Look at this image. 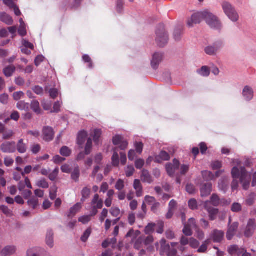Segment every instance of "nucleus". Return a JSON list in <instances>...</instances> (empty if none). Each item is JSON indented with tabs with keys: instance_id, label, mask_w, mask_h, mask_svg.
Instances as JSON below:
<instances>
[{
	"instance_id": "nucleus-39",
	"label": "nucleus",
	"mask_w": 256,
	"mask_h": 256,
	"mask_svg": "<svg viewBox=\"0 0 256 256\" xmlns=\"http://www.w3.org/2000/svg\"><path fill=\"white\" fill-rule=\"evenodd\" d=\"M16 107L20 110H24L27 112L29 108V104L24 101H20L17 103Z\"/></svg>"
},
{
	"instance_id": "nucleus-56",
	"label": "nucleus",
	"mask_w": 256,
	"mask_h": 256,
	"mask_svg": "<svg viewBox=\"0 0 256 256\" xmlns=\"http://www.w3.org/2000/svg\"><path fill=\"white\" fill-rule=\"evenodd\" d=\"M135 171L134 168L132 166H128L126 168V174L127 177H130L133 175Z\"/></svg>"
},
{
	"instance_id": "nucleus-1",
	"label": "nucleus",
	"mask_w": 256,
	"mask_h": 256,
	"mask_svg": "<svg viewBox=\"0 0 256 256\" xmlns=\"http://www.w3.org/2000/svg\"><path fill=\"white\" fill-rule=\"evenodd\" d=\"M231 174L234 179L231 185L232 191L234 192L238 188V178L240 179L244 190H247L249 188L252 179V174L247 172L244 166H241L240 168L236 166H234L232 170Z\"/></svg>"
},
{
	"instance_id": "nucleus-23",
	"label": "nucleus",
	"mask_w": 256,
	"mask_h": 256,
	"mask_svg": "<svg viewBox=\"0 0 256 256\" xmlns=\"http://www.w3.org/2000/svg\"><path fill=\"white\" fill-rule=\"evenodd\" d=\"M82 208V204L78 202L72 207L68 213V216L69 218H72L80 212Z\"/></svg>"
},
{
	"instance_id": "nucleus-38",
	"label": "nucleus",
	"mask_w": 256,
	"mask_h": 256,
	"mask_svg": "<svg viewBox=\"0 0 256 256\" xmlns=\"http://www.w3.org/2000/svg\"><path fill=\"white\" fill-rule=\"evenodd\" d=\"M208 202L209 204L212 203L214 206H217L220 204V200L217 194H213L210 198V200Z\"/></svg>"
},
{
	"instance_id": "nucleus-4",
	"label": "nucleus",
	"mask_w": 256,
	"mask_h": 256,
	"mask_svg": "<svg viewBox=\"0 0 256 256\" xmlns=\"http://www.w3.org/2000/svg\"><path fill=\"white\" fill-rule=\"evenodd\" d=\"M205 21L209 26L212 29L219 30L222 28V23L218 18L208 11H206Z\"/></svg>"
},
{
	"instance_id": "nucleus-32",
	"label": "nucleus",
	"mask_w": 256,
	"mask_h": 256,
	"mask_svg": "<svg viewBox=\"0 0 256 256\" xmlns=\"http://www.w3.org/2000/svg\"><path fill=\"white\" fill-rule=\"evenodd\" d=\"M114 154L112 158V164L114 166H118L120 163L119 156L118 152V150L116 148L113 149Z\"/></svg>"
},
{
	"instance_id": "nucleus-55",
	"label": "nucleus",
	"mask_w": 256,
	"mask_h": 256,
	"mask_svg": "<svg viewBox=\"0 0 256 256\" xmlns=\"http://www.w3.org/2000/svg\"><path fill=\"white\" fill-rule=\"evenodd\" d=\"M57 188L54 186L50 188V197L52 200H54L56 197Z\"/></svg>"
},
{
	"instance_id": "nucleus-31",
	"label": "nucleus",
	"mask_w": 256,
	"mask_h": 256,
	"mask_svg": "<svg viewBox=\"0 0 256 256\" xmlns=\"http://www.w3.org/2000/svg\"><path fill=\"white\" fill-rule=\"evenodd\" d=\"M202 175L204 180L207 182L210 181L212 180L215 179L214 174L210 171H202Z\"/></svg>"
},
{
	"instance_id": "nucleus-60",
	"label": "nucleus",
	"mask_w": 256,
	"mask_h": 256,
	"mask_svg": "<svg viewBox=\"0 0 256 256\" xmlns=\"http://www.w3.org/2000/svg\"><path fill=\"white\" fill-rule=\"evenodd\" d=\"M26 28V25L20 26V27L18 29V33L20 36L23 37L26 35L27 32Z\"/></svg>"
},
{
	"instance_id": "nucleus-37",
	"label": "nucleus",
	"mask_w": 256,
	"mask_h": 256,
	"mask_svg": "<svg viewBox=\"0 0 256 256\" xmlns=\"http://www.w3.org/2000/svg\"><path fill=\"white\" fill-rule=\"evenodd\" d=\"M197 72L203 76H208L210 74L209 68L206 66H203L200 69L197 70Z\"/></svg>"
},
{
	"instance_id": "nucleus-47",
	"label": "nucleus",
	"mask_w": 256,
	"mask_h": 256,
	"mask_svg": "<svg viewBox=\"0 0 256 256\" xmlns=\"http://www.w3.org/2000/svg\"><path fill=\"white\" fill-rule=\"evenodd\" d=\"M91 228H88L82 235L80 238L81 240L84 242H86L91 234Z\"/></svg>"
},
{
	"instance_id": "nucleus-52",
	"label": "nucleus",
	"mask_w": 256,
	"mask_h": 256,
	"mask_svg": "<svg viewBox=\"0 0 256 256\" xmlns=\"http://www.w3.org/2000/svg\"><path fill=\"white\" fill-rule=\"evenodd\" d=\"M82 60L86 63H88V68H93L92 62L91 58L88 54H84L82 56Z\"/></svg>"
},
{
	"instance_id": "nucleus-62",
	"label": "nucleus",
	"mask_w": 256,
	"mask_h": 256,
	"mask_svg": "<svg viewBox=\"0 0 256 256\" xmlns=\"http://www.w3.org/2000/svg\"><path fill=\"white\" fill-rule=\"evenodd\" d=\"M190 246L193 248H197L200 246V242L194 238L190 239Z\"/></svg>"
},
{
	"instance_id": "nucleus-50",
	"label": "nucleus",
	"mask_w": 256,
	"mask_h": 256,
	"mask_svg": "<svg viewBox=\"0 0 256 256\" xmlns=\"http://www.w3.org/2000/svg\"><path fill=\"white\" fill-rule=\"evenodd\" d=\"M192 228H190L189 225L187 224H184V228L182 230L183 233L188 236H190L192 235V230H194Z\"/></svg>"
},
{
	"instance_id": "nucleus-21",
	"label": "nucleus",
	"mask_w": 256,
	"mask_h": 256,
	"mask_svg": "<svg viewBox=\"0 0 256 256\" xmlns=\"http://www.w3.org/2000/svg\"><path fill=\"white\" fill-rule=\"evenodd\" d=\"M244 252V249L242 248H239L236 245L230 246L228 248V253L232 255H241Z\"/></svg>"
},
{
	"instance_id": "nucleus-35",
	"label": "nucleus",
	"mask_w": 256,
	"mask_h": 256,
	"mask_svg": "<svg viewBox=\"0 0 256 256\" xmlns=\"http://www.w3.org/2000/svg\"><path fill=\"white\" fill-rule=\"evenodd\" d=\"M210 244V240H206L202 242V246L198 250V252L200 253L206 252L207 250L208 246Z\"/></svg>"
},
{
	"instance_id": "nucleus-6",
	"label": "nucleus",
	"mask_w": 256,
	"mask_h": 256,
	"mask_svg": "<svg viewBox=\"0 0 256 256\" xmlns=\"http://www.w3.org/2000/svg\"><path fill=\"white\" fill-rule=\"evenodd\" d=\"M92 210L90 217L96 216L98 211V209H101L103 206V200L100 198L98 194H96L91 202Z\"/></svg>"
},
{
	"instance_id": "nucleus-33",
	"label": "nucleus",
	"mask_w": 256,
	"mask_h": 256,
	"mask_svg": "<svg viewBox=\"0 0 256 256\" xmlns=\"http://www.w3.org/2000/svg\"><path fill=\"white\" fill-rule=\"evenodd\" d=\"M18 151L20 154H24L26 152L27 147L26 144L24 142V140L20 139L18 140L16 145Z\"/></svg>"
},
{
	"instance_id": "nucleus-63",
	"label": "nucleus",
	"mask_w": 256,
	"mask_h": 256,
	"mask_svg": "<svg viewBox=\"0 0 256 256\" xmlns=\"http://www.w3.org/2000/svg\"><path fill=\"white\" fill-rule=\"evenodd\" d=\"M182 34V29H176L174 32V37L176 40H179L181 38Z\"/></svg>"
},
{
	"instance_id": "nucleus-44",
	"label": "nucleus",
	"mask_w": 256,
	"mask_h": 256,
	"mask_svg": "<svg viewBox=\"0 0 256 256\" xmlns=\"http://www.w3.org/2000/svg\"><path fill=\"white\" fill-rule=\"evenodd\" d=\"M242 210L241 204L238 202H234L231 206V210L234 212H238Z\"/></svg>"
},
{
	"instance_id": "nucleus-22",
	"label": "nucleus",
	"mask_w": 256,
	"mask_h": 256,
	"mask_svg": "<svg viewBox=\"0 0 256 256\" xmlns=\"http://www.w3.org/2000/svg\"><path fill=\"white\" fill-rule=\"evenodd\" d=\"M32 256H52L50 253L41 248H31Z\"/></svg>"
},
{
	"instance_id": "nucleus-40",
	"label": "nucleus",
	"mask_w": 256,
	"mask_h": 256,
	"mask_svg": "<svg viewBox=\"0 0 256 256\" xmlns=\"http://www.w3.org/2000/svg\"><path fill=\"white\" fill-rule=\"evenodd\" d=\"M31 108L36 113H40V103L38 100H33L31 102Z\"/></svg>"
},
{
	"instance_id": "nucleus-57",
	"label": "nucleus",
	"mask_w": 256,
	"mask_h": 256,
	"mask_svg": "<svg viewBox=\"0 0 256 256\" xmlns=\"http://www.w3.org/2000/svg\"><path fill=\"white\" fill-rule=\"evenodd\" d=\"M22 44L23 46L29 48L30 50H32L34 48V44L26 39L23 38L22 40Z\"/></svg>"
},
{
	"instance_id": "nucleus-7",
	"label": "nucleus",
	"mask_w": 256,
	"mask_h": 256,
	"mask_svg": "<svg viewBox=\"0 0 256 256\" xmlns=\"http://www.w3.org/2000/svg\"><path fill=\"white\" fill-rule=\"evenodd\" d=\"M206 10L194 14L188 20V25L189 27H192L194 24L200 23L202 20L206 18Z\"/></svg>"
},
{
	"instance_id": "nucleus-54",
	"label": "nucleus",
	"mask_w": 256,
	"mask_h": 256,
	"mask_svg": "<svg viewBox=\"0 0 256 256\" xmlns=\"http://www.w3.org/2000/svg\"><path fill=\"white\" fill-rule=\"evenodd\" d=\"M156 224L154 223L148 224L144 229V232L146 234H150L154 230Z\"/></svg>"
},
{
	"instance_id": "nucleus-14",
	"label": "nucleus",
	"mask_w": 256,
	"mask_h": 256,
	"mask_svg": "<svg viewBox=\"0 0 256 256\" xmlns=\"http://www.w3.org/2000/svg\"><path fill=\"white\" fill-rule=\"evenodd\" d=\"M92 140L90 138H89L86 142L85 148H84V152H80L77 156V160H82L84 159L85 158V156L86 155H88L90 154L92 152Z\"/></svg>"
},
{
	"instance_id": "nucleus-13",
	"label": "nucleus",
	"mask_w": 256,
	"mask_h": 256,
	"mask_svg": "<svg viewBox=\"0 0 256 256\" xmlns=\"http://www.w3.org/2000/svg\"><path fill=\"white\" fill-rule=\"evenodd\" d=\"M256 228L255 220L254 219H250L244 232V236L248 238L251 236L253 234Z\"/></svg>"
},
{
	"instance_id": "nucleus-34",
	"label": "nucleus",
	"mask_w": 256,
	"mask_h": 256,
	"mask_svg": "<svg viewBox=\"0 0 256 256\" xmlns=\"http://www.w3.org/2000/svg\"><path fill=\"white\" fill-rule=\"evenodd\" d=\"M0 210L5 214L7 217L10 218L14 216L12 210L10 209L7 206L2 205L0 206Z\"/></svg>"
},
{
	"instance_id": "nucleus-42",
	"label": "nucleus",
	"mask_w": 256,
	"mask_h": 256,
	"mask_svg": "<svg viewBox=\"0 0 256 256\" xmlns=\"http://www.w3.org/2000/svg\"><path fill=\"white\" fill-rule=\"evenodd\" d=\"M36 186L42 188H47L49 186L48 183L44 178H42L38 180L36 182Z\"/></svg>"
},
{
	"instance_id": "nucleus-26",
	"label": "nucleus",
	"mask_w": 256,
	"mask_h": 256,
	"mask_svg": "<svg viewBox=\"0 0 256 256\" xmlns=\"http://www.w3.org/2000/svg\"><path fill=\"white\" fill-rule=\"evenodd\" d=\"M170 158V156L167 152L162 151L160 154L155 158V161L160 163L163 160H168Z\"/></svg>"
},
{
	"instance_id": "nucleus-45",
	"label": "nucleus",
	"mask_w": 256,
	"mask_h": 256,
	"mask_svg": "<svg viewBox=\"0 0 256 256\" xmlns=\"http://www.w3.org/2000/svg\"><path fill=\"white\" fill-rule=\"evenodd\" d=\"M256 194L254 192L251 193L246 200V204L248 206H252L254 204Z\"/></svg>"
},
{
	"instance_id": "nucleus-5",
	"label": "nucleus",
	"mask_w": 256,
	"mask_h": 256,
	"mask_svg": "<svg viewBox=\"0 0 256 256\" xmlns=\"http://www.w3.org/2000/svg\"><path fill=\"white\" fill-rule=\"evenodd\" d=\"M224 43L222 40H218L213 44L208 45L204 48L205 53L210 56H216L218 52L224 46Z\"/></svg>"
},
{
	"instance_id": "nucleus-53",
	"label": "nucleus",
	"mask_w": 256,
	"mask_h": 256,
	"mask_svg": "<svg viewBox=\"0 0 256 256\" xmlns=\"http://www.w3.org/2000/svg\"><path fill=\"white\" fill-rule=\"evenodd\" d=\"M110 213L114 217H118L120 214V210L118 207H112L110 210Z\"/></svg>"
},
{
	"instance_id": "nucleus-9",
	"label": "nucleus",
	"mask_w": 256,
	"mask_h": 256,
	"mask_svg": "<svg viewBox=\"0 0 256 256\" xmlns=\"http://www.w3.org/2000/svg\"><path fill=\"white\" fill-rule=\"evenodd\" d=\"M242 96L245 101L247 102L251 101L254 97L253 88L249 86H244L242 91Z\"/></svg>"
},
{
	"instance_id": "nucleus-12",
	"label": "nucleus",
	"mask_w": 256,
	"mask_h": 256,
	"mask_svg": "<svg viewBox=\"0 0 256 256\" xmlns=\"http://www.w3.org/2000/svg\"><path fill=\"white\" fill-rule=\"evenodd\" d=\"M16 144L14 142H6L0 146V150L4 153H13L16 150Z\"/></svg>"
},
{
	"instance_id": "nucleus-46",
	"label": "nucleus",
	"mask_w": 256,
	"mask_h": 256,
	"mask_svg": "<svg viewBox=\"0 0 256 256\" xmlns=\"http://www.w3.org/2000/svg\"><path fill=\"white\" fill-rule=\"evenodd\" d=\"M140 234V232L138 230L134 231L133 230H130L126 234V238H131L132 240H134Z\"/></svg>"
},
{
	"instance_id": "nucleus-3",
	"label": "nucleus",
	"mask_w": 256,
	"mask_h": 256,
	"mask_svg": "<svg viewBox=\"0 0 256 256\" xmlns=\"http://www.w3.org/2000/svg\"><path fill=\"white\" fill-rule=\"evenodd\" d=\"M168 35L165 31L164 25H160L156 31V41L160 47H163L168 43Z\"/></svg>"
},
{
	"instance_id": "nucleus-17",
	"label": "nucleus",
	"mask_w": 256,
	"mask_h": 256,
	"mask_svg": "<svg viewBox=\"0 0 256 256\" xmlns=\"http://www.w3.org/2000/svg\"><path fill=\"white\" fill-rule=\"evenodd\" d=\"M16 247L14 245H8L4 247L0 250L2 256H11L16 252Z\"/></svg>"
},
{
	"instance_id": "nucleus-41",
	"label": "nucleus",
	"mask_w": 256,
	"mask_h": 256,
	"mask_svg": "<svg viewBox=\"0 0 256 256\" xmlns=\"http://www.w3.org/2000/svg\"><path fill=\"white\" fill-rule=\"evenodd\" d=\"M28 204L33 209H35L38 204V200L36 197H32L28 201Z\"/></svg>"
},
{
	"instance_id": "nucleus-43",
	"label": "nucleus",
	"mask_w": 256,
	"mask_h": 256,
	"mask_svg": "<svg viewBox=\"0 0 256 256\" xmlns=\"http://www.w3.org/2000/svg\"><path fill=\"white\" fill-rule=\"evenodd\" d=\"M60 152L62 156L68 157L70 155L72 151L68 147L64 146L60 148Z\"/></svg>"
},
{
	"instance_id": "nucleus-19",
	"label": "nucleus",
	"mask_w": 256,
	"mask_h": 256,
	"mask_svg": "<svg viewBox=\"0 0 256 256\" xmlns=\"http://www.w3.org/2000/svg\"><path fill=\"white\" fill-rule=\"evenodd\" d=\"M209 202L208 201L206 202L204 206L209 214L210 219L211 220H214L216 218V215L218 213V209L210 206Z\"/></svg>"
},
{
	"instance_id": "nucleus-11",
	"label": "nucleus",
	"mask_w": 256,
	"mask_h": 256,
	"mask_svg": "<svg viewBox=\"0 0 256 256\" xmlns=\"http://www.w3.org/2000/svg\"><path fill=\"white\" fill-rule=\"evenodd\" d=\"M224 232L222 230H214L211 232L209 238L208 239L210 240V242L212 241L214 242H220L224 238Z\"/></svg>"
},
{
	"instance_id": "nucleus-25",
	"label": "nucleus",
	"mask_w": 256,
	"mask_h": 256,
	"mask_svg": "<svg viewBox=\"0 0 256 256\" xmlns=\"http://www.w3.org/2000/svg\"><path fill=\"white\" fill-rule=\"evenodd\" d=\"M46 244L50 248L54 246V232L51 230H48L47 231L46 234Z\"/></svg>"
},
{
	"instance_id": "nucleus-8",
	"label": "nucleus",
	"mask_w": 256,
	"mask_h": 256,
	"mask_svg": "<svg viewBox=\"0 0 256 256\" xmlns=\"http://www.w3.org/2000/svg\"><path fill=\"white\" fill-rule=\"evenodd\" d=\"M112 142L115 146H118L119 148L122 150H124L128 146V142L124 140V138L118 134L113 137Z\"/></svg>"
},
{
	"instance_id": "nucleus-64",
	"label": "nucleus",
	"mask_w": 256,
	"mask_h": 256,
	"mask_svg": "<svg viewBox=\"0 0 256 256\" xmlns=\"http://www.w3.org/2000/svg\"><path fill=\"white\" fill-rule=\"evenodd\" d=\"M124 180L121 179L118 180L116 184V188L118 190H121L124 188Z\"/></svg>"
},
{
	"instance_id": "nucleus-36",
	"label": "nucleus",
	"mask_w": 256,
	"mask_h": 256,
	"mask_svg": "<svg viewBox=\"0 0 256 256\" xmlns=\"http://www.w3.org/2000/svg\"><path fill=\"white\" fill-rule=\"evenodd\" d=\"M16 70V68L14 66H9L4 69V73L7 77L12 76Z\"/></svg>"
},
{
	"instance_id": "nucleus-10",
	"label": "nucleus",
	"mask_w": 256,
	"mask_h": 256,
	"mask_svg": "<svg viewBox=\"0 0 256 256\" xmlns=\"http://www.w3.org/2000/svg\"><path fill=\"white\" fill-rule=\"evenodd\" d=\"M180 167L179 161L176 159L173 160V163H169L166 164V168L168 174L170 176H174L176 172Z\"/></svg>"
},
{
	"instance_id": "nucleus-28",
	"label": "nucleus",
	"mask_w": 256,
	"mask_h": 256,
	"mask_svg": "<svg viewBox=\"0 0 256 256\" xmlns=\"http://www.w3.org/2000/svg\"><path fill=\"white\" fill-rule=\"evenodd\" d=\"M142 180L144 182L149 184H150L152 182V179L150 175L149 172L146 170H143L142 172L141 175Z\"/></svg>"
},
{
	"instance_id": "nucleus-48",
	"label": "nucleus",
	"mask_w": 256,
	"mask_h": 256,
	"mask_svg": "<svg viewBox=\"0 0 256 256\" xmlns=\"http://www.w3.org/2000/svg\"><path fill=\"white\" fill-rule=\"evenodd\" d=\"M101 134H102V132H101L100 130L96 129L94 130V136H93L94 140L96 144H98L99 138L100 137Z\"/></svg>"
},
{
	"instance_id": "nucleus-59",
	"label": "nucleus",
	"mask_w": 256,
	"mask_h": 256,
	"mask_svg": "<svg viewBox=\"0 0 256 256\" xmlns=\"http://www.w3.org/2000/svg\"><path fill=\"white\" fill-rule=\"evenodd\" d=\"M32 91L38 95L42 96L44 94V89L42 87L36 86L32 88Z\"/></svg>"
},
{
	"instance_id": "nucleus-51",
	"label": "nucleus",
	"mask_w": 256,
	"mask_h": 256,
	"mask_svg": "<svg viewBox=\"0 0 256 256\" xmlns=\"http://www.w3.org/2000/svg\"><path fill=\"white\" fill-rule=\"evenodd\" d=\"M80 177V170L78 168H75L72 172L71 178L75 182H78Z\"/></svg>"
},
{
	"instance_id": "nucleus-2",
	"label": "nucleus",
	"mask_w": 256,
	"mask_h": 256,
	"mask_svg": "<svg viewBox=\"0 0 256 256\" xmlns=\"http://www.w3.org/2000/svg\"><path fill=\"white\" fill-rule=\"evenodd\" d=\"M222 10L226 15L232 22L238 20L239 16L235 8L228 2H224L222 4Z\"/></svg>"
},
{
	"instance_id": "nucleus-16",
	"label": "nucleus",
	"mask_w": 256,
	"mask_h": 256,
	"mask_svg": "<svg viewBox=\"0 0 256 256\" xmlns=\"http://www.w3.org/2000/svg\"><path fill=\"white\" fill-rule=\"evenodd\" d=\"M163 58V54L160 52H155L151 60V65L152 68L156 70L158 68Z\"/></svg>"
},
{
	"instance_id": "nucleus-27",
	"label": "nucleus",
	"mask_w": 256,
	"mask_h": 256,
	"mask_svg": "<svg viewBox=\"0 0 256 256\" xmlns=\"http://www.w3.org/2000/svg\"><path fill=\"white\" fill-rule=\"evenodd\" d=\"M0 20L8 25H11L13 23L12 18L5 12L0 13Z\"/></svg>"
},
{
	"instance_id": "nucleus-58",
	"label": "nucleus",
	"mask_w": 256,
	"mask_h": 256,
	"mask_svg": "<svg viewBox=\"0 0 256 256\" xmlns=\"http://www.w3.org/2000/svg\"><path fill=\"white\" fill-rule=\"evenodd\" d=\"M188 204L189 208L192 210H196L198 208L197 202L194 198H192L189 200Z\"/></svg>"
},
{
	"instance_id": "nucleus-18",
	"label": "nucleus",
	"mask_w": 256,
	"mask_h": 256,
	"mask_svg": "<svg viewBox=\"0 0 256 256\" xmlns=\"http://www.w3.org/2000/svg\"><path fill=\"white\" fill-rule=\"evenodd\" d=\"M44 140L46 141H50L54 138V132L53 128L50 126H45L42 130Z\"/></svg>"
},
{
	"instance_id": "nucleus-15",
	"label": "nucleus",
	"mask_w": 256,
	"mask_h": 256,
	"mask_svg": "<svg viewBox=\"0 0 256 256\" xmlns=\"http://www.w3.org/2000/svg\"><path fill=\"white\" fill-rule=\"evenodd\" d=\"M230 179L228 176H223L219 180L218 188L220 190L226 194L229 188Z\"/></svg>"
},
{
	"instance_id": "nucleus-24",
	"label": "nucleus",
	"mask_w": 256,
	"mask_h": 256,
	"mask_svg": "<svg viewBox=\"0 0 256 256\" xmlns=\"http://www.w3.org/2000/svg\"><path fill=\"white\" fill-rule=\"evenodd\" d=\"M212 184L208 183L204 184L200 188L201 196L202 197L208 196L212 191Z\"/></svg>"
},
{
	"instance_id": "nucleus-49",
	"label": "nucleus",
	"mask_w": 256,
	"mask_h": 256,
	"mask_svg": "<svg viewBox=\"0 0 256 256\" xmlns=\"http://www.w3.org/2000/svg\"><path fill=\"white\" fill-rule=\"evenodd\" d=\"M59 172L58 168H56L54 170L48 174V178L52 181H54L56 178Z\"/></svg>"
},
{
	"instance_id": "nucleus-29",
	"label": "nucleus",
	"mask_w": 256,
	"mask_h": 256,
	"mask_svg": "<svg viewBox=\"0 0 256 256\" xmlns=\"http://www.w3.org/2000/svg\"><path fill=\"white\" fill-rule=\"evenodd\" d=\"M87 132L86 131L80 132L78 136L77 143L80 146H82L85 142L87 137Z\"/></svg>"
},
{
	"instance_id": "nucleus-20",
	"label": "nucleus",
	"mask_w": 256,
	"mask_h": 256,
	"mask_svg": "<svg viewBox=\"0 0 256 256\" xmlns=\"http://www.w3.org/2000/svg\"><path fill=\"white\" fill-rule=\"evenodd\" d=\"M238 226V223L237 222H234L229 226L226 234V238L228 240H231L232 239L236 234Z\"/></svg>"
},
{
	"instance_id": "nucleus-61",
	"label": "nucleus",
	"mask_w": 256,
	"mask_h": 256,
	"mask_svg": "<svg viewBox=\"0 0 256 256\" xmlns=\"http://www.w3.org/2000/svg\"><path fill=\"white\" fill-rule=\"evenodd\" d=\"M91 220L90 216H84L79 218L78 221L83 224H86L88 223Z\"/></svg>"
},
{
	"instance_id": "nucleus-30",
	"label": "nucleus",
	"mask_w": 256,
	"mask_h": 256,
	"mask_svg": "<svg viewBox=\"0 0 256 256\" xmlns=\"http://www.w3.org/2000/svg\"><path fill=\"white\" fill-rule=\"evenodd\" d=\"M90 189L88 187H84L81 191L82 198L80 200L81 202H84L88 198L90 194Z\"/></svg>"
}]
</instances>
